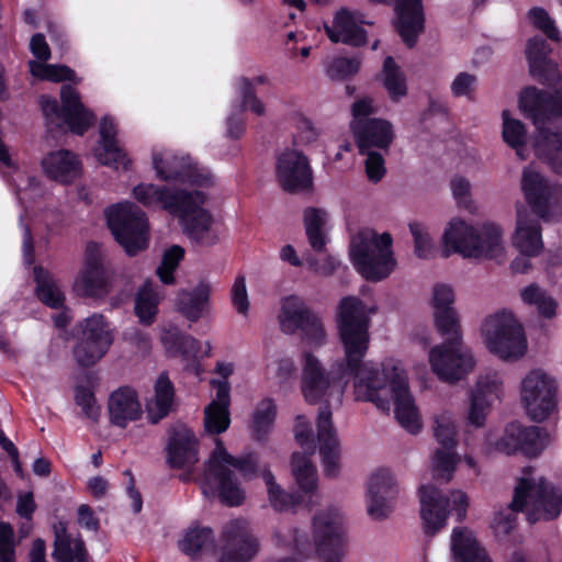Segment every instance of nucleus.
Segmentation results:
<instances>
[{"mask_svg": "<svg viewBox=\"0 0 562 562\" xmlns=\"http://www.w3.org/2000/svg\"><path fill=\"white\" fill-rule=\"evenodd\" d=\"M520 299L526 305L536 306L538 314L543 318L550 319L557 314V301L536 283L524 288L520 291Z\"/></svg>", "mask_w": 562, "mask_h": 562, "instance_id": "obj_48", "label": "nucleus"}, {"mask_svg": "<svg viewBox=\"0 0 562 562\" xmlns=\"http://www.w3.org/2000/svg\"><path fill=\"white\" fill-rule=\"evenodd\" d=\"M435 326L446 340L431 348L429 362L440 381L456 383L474 367L472 355L464 350L458 313L454 308L435 311Z\"/></svg>", "mask_w": 562, "mask_h": 562, "instance_id": "obj_3", "label": "nucleus"}, {"mask_svg": "<svg viewBox=\"0 0 562 562\" xmlns=\"http://www.w3.org/2000/svg\"><path fill=\"white\" fill-rule=\"evenodd\" d=\"M443 257L452 252L464 258L494 259L503 250L502 229L494 223H484L481 229L461 218H452L442 235Z\"/></svg>", "mask_w": 562, "mask_h": 562, "instance_id": "obj_5", "label": "nucleus"}, {"mask_svg": "<svg viewBox=\"0 0 562 562\" xmlns=\"http://www.w3.org/2000/svg\"><path fill=\"white\" fill-rule=\"evenodd\" d=\"M520 111L530 119L538 131L535 150L550 169L562 175V131H551L544 125L562 117V87L553 92L535 86L526 87L519 95Z\"/></svg>", "mask_w": 562, "mask_h": 562, "instance_id": "obj_2", "label": "nucleus"}, {"mask_svg": "<svg viewBox=\"0 0 562 562\" xmlns=\"http://www.w3.org/2000/svg\"><path fill=\"white\" fill-rule=\"evenodd\" d=\"M99 134L100 147L95 149L98 161L114 169L122 167L127 170L131 160L127 158L125 150L117 144V128L112 117L105 115L101 119Z\"/></svg>", "mask_w": 562, "mask_h": 562, "instance_id": "obj_30", "label": "nucleus"}, {"mask_svg": "<svg viewBox=\"0 0 562 562\" xmlns=\"http://www.w3.org/2000/svg\"><path fill=\"white\" fill-rule=\"evenodd\" d=\"M133 198L143 206L149 209L159 206L172 214L180 205L187 204L189 196L186 189L157 186L154 183H138L133 188Z\"/></svg>", "mask_w": 562, "mask_h": 562, "instance_id": "obj_26", "label": "nucleus"}, {"mask_svg": "<svg viewBox=\"0 0 562 562\" xmlns=\"http://www.w3.org/2000/svg\"><path fill=\"white\" fill-rule=\"evenodd\" d=\"M75 402L81 407L85 416L92 422H99L101 408L97 405L94 392L86 385H77L75 389Z\"/></svg>", "mask_w": 562, "mask_h": 562, "instance_id": "obj_53", "label": "nucleus"}, {"mask_svg": "<svg viewBox=\"0 0 562 562\" xmlns=\"http://www.w3.org/2000/svg\"><path fill=\"white\" fill-rule=\"evenodd\" d=\"M509 507L516 513L526 512L530 524L540 519L552 520L562 512V491L544 477L538 483L533 479L520 477Z\"/></svg>", "mask_w": 562, "mask_h": 562, "instance_id": "obj_7", "label": "nucleus"}, {"mask_svg": "<svg viewBox=\"0 0 562 562\" xmlns=\"http://www.w3.org/2000/svg\"><path fill=\"white\" fill-rule=\"evenodd\" d=\"M211 286L200 282L192 290H181L177 295V307L188 321L198 322L207 310Z\"/></svg>", "mask_w": 562, "mask_h": 562, "instance_id": "obj_39", "label": "nucleus"}, {"mask_svg": "<svg viewBox=\"0 0 562 562\" xmlns=\"http://www.w3.org/2000/svg\"><path fill=\"white\" fill-rule=\"evenodd\" d=\"M454 293L451 286L447 284H436L432 289V306L435 311L441 308H453Z\"/></svg>", "mask_w": 562, "mask_h": 562, "instance_id": "obj_61", "label": "nucleus"}, {"mask_svg": "<svg viewBox=\"0 0 562 562\" xmlns=\"http://www.w3.org/2000/svg\"><path fill=\"white\" fill-rule=\"evenodd\" d=\"M451 551L454 562H492L486 550L467 527L452 530Z\"/></svg>", "mask_w": 562, "mask_h": 562, "instance_id": "obj_36", "label": "nucleus"}, {"mask_svg": "<svg viewBox=\"0 0 562 562\" xmlns=\"http://www.w3.org/2000/svg\"><path fill=\"white\" fill-rule=\"evenodd\" d=\"M42 167L49 179L63 184L72 183L81 171L80 160L68 149L49 153L42 160Z\"/></svg>", "mask_w": 562, "mask_h": 562, "instance_id": "obj_34", "label": "nucleus"}, {"mask_svg": "<svg viewBox=\"0 0 562 562\" xmlns=\"http://www.w3.org/2000/svg\"><path fill=\"white\" fill-rule=\"evenodd\" d=\"M111 277L104 265L97 243L90 241L86 248L85 265L76 281V289L83 296L101 297L110 290Z\"/></svg>", "mask_w": 562, "mask_h": 562, "instance_id": "obj_21", "label": "nucleus"}, {"mask_svg": "<svg viewBox=\"0 0 562 562\" xmlns=\"http://www.w3.org/2000/svg\"><path fill=\"white\" fill-rule=\"evenodd\" d=\"M54 544L52 557L56 562H86L88 552L86 549L85 541L78 538L74 541L67 532V525L64 521H59L54 525Z\"/></svg>", "mask_w": 562, "mask_h": 562, "instance_id": "obj_38", "label": "nucleus"}, {"mask_svg": "<svg viewBox=\"0 0 562 562\" xmlns=\"http://www.w3.org/2000/svg\"><path fill=\"white\" fill-rule=\"evenodd\" d=\"M379 4H391L393 0H369ZM394 29L407 48L416 46L425 31L423 0H394Z\"/></svg>", "mask_w": 562, "mask_h": 562, "instance_id": "obj_22", "label": "nucleus"}, {"mask_svg": "<svg viewBox=\"0 0 562 562\" xmlns=\"http://www.w3.org/2000/svg\"><path fill=\"white\" fill-rule=\"evenodd\" d=\"M383 86L392 101L397 102L407 94L405 74L392 56H386L382 67Z\"/></svg>", "mask_w": 562, "mask_h": 562, "instance_id": "obj_47", "label": "nucleus"}, {"mask_svg": "<svg viewBox=\"0 0 562 562\" xmlns=\"http://www.w3.org/2000/svg\"><path fill=\"white\" fill-rule=\"evenodd\" d=\"M161 344L169 356L182 357L186 360L194 358L201 348L198 339L182 331L177 326H169L164 329Z\"/></svg>", "mask_w": 562, "mask_h": 562, "instance_id": "obj_40", "label": "nucleus"}, {"mask_svg": "<svg viewBox=\"0 0 562 562\" xmlns=\"http://www.w3.org/2000/svg\"><path fill=\"white\" fill-rule=\"evenodd\" d=\"M477 82L475 75L467 71L459 72L451 82V93L454 98H465L469 101H474Z\"/></svg>", "mask_w": 562, "mask_h": 562, "instance_id": "obj_55", "label": "nucleus"}, {"mask_svg": "<svg viewBox=\"0 0 562 562\" xmlns=\"http://www.w3.org/2000/svg\"><path fill=\"white\" fill-rule=\"evenodd\" d=\"M239 92L241 104L238 113H232L226 120L227 136L232 139H239L246 131V123L241 115L245 110L249 109L257 115H263L265 113V104L257 98L250 79L246 77L240 79Z\"/></svg>", "mask_w": 562, "mask_h": 562, "instance_id": "obj_35", "label": "nucleus"}, {"mask_svg": "<svg viewBox=\"0 0 562 562\" xmlns=\"http://www.w3.org/2000/svg\"><path fill=\"white\" fill-rule=\"evenodd\" d=\"M159 297L153 288L150 280H146L137 290L135 295V315L139 323L146 326L151 325L158 314Z\"/></svg>", "mask_w": 562, "mask_h": 562, "instance_id": "obj_44", "label": "nucleus"}, {"mask_svg": "<svg viewBox=\"0 0 562 562\" xmlns=\"http://www.w3.org/2000/svg\"><path fill=\"white\" fill-rule=\"evenodd\" d=\"M0 562H15L14 529L7 521H0Z\"/></svg>", "mask_w": 562, "mask_h": 562, "instance_id": "obj_58", "label": "nucleus"}, {"mask_svg": "<svg viewBox=\"0 0 562 562\" xmlns=\"http://www.w3.org/2000/svg\"><path fill=\"white\" fill-rule=\"evenodd\" d=\"M409 231L414 237L415 254L420 259L430 257L434 246L429 234L425 231L422 223L413 222L409 224Z\"/></svg>", "mask_w": 562, "mask_h": 562, "instance_id": "obj_57", "label": "nucleus"}, {"mask_svg": "<svg viewBox=\"0 0 562 562\" xmlns=\"http://www.w3.org/2000/svg\"><path fill=\"white\" fill-rule=\"evenodd\" d=\"M325 223V211L313 206L304 210V226L307 240L312 249L316 252H323L326 249L327 237L324 232Z\"/></svg>", "mask_w": 562, "mask_h": 562, "instance_id": "obj_46", "label": "nucleus"}, {"mask_svg": "<svg viewBox=\"0 0 562 562\" xmlns=\"http://www.w3.org/2000/svg\"><path fill=\"white\" fill-rule=\"evenodd\" d=\"M392 246L393 237L390 233L372 232L370 237L360 233L350 245V259L363 279L379 282L387 278L396 267Z\"/></svg>", "mask_w": 562, "mask_h": 562, "instance_id": "obj_6", "label": "nucleus"}, {"mask_svg": "<svg viewBox=\"0 0 562 562\" xmlns=\"http://www.w3.org/2000/svg\"><path fill=\"white\" fill-rule=\"evenodd\" d=\"M210 385L216 391V397L210 403L215 406L229 408L231 406V384L228 381L211 379Z\"/></svg>", "mask_w": 562, "mask_h": 562, "instance_id": "obj_63", "label": "nucleus"}, {"mask_svg": "<svg viewBox=\"0 0 562 562\" xmlns=\"http://www.w3.org/2000/svg\"><path fill=\"white\" fill-rule=\"evenodd\" d=\"M154 392V407L148 408L147 418L150 424L156 425L170 414L175 401V386L167 372L159 374Z\"/></svg>", "mask_w": 562, "mask_h": 562, "instance_id": "obj_41", "label": "nucleus"}, {"mask_svg": "<svg viewBox=\"0 0 562 562\" xmlns=\"http://www.w3.org/2000/svg\"><path fill=\"white\" fill-rule=\"evenodd\" d=\"M106 224L126 255L136 256L148 247V218L132 202L117 203L105 210Z\"/></svg>", "mask_w": 562, "mask_h": 562, "instance_id": "obj_8", "label": "nucleus"}, {"mask_svg": "<svg viewBox=\"0 0 562 562\" xmlns=\"http://www.w3.org/2000/svg\"><path fill=\"white\" fill-rule=\"evenodd\" d=\"M482 333L490 352L503 360H517L526 352L525 330L510 311L503 310L486 317Z\"/></svg>", "mask_w": 562, "mask_h": 562, "instance_id": "obj_9", "label": "nucleus"}, {"mask_svg": "<svg viewBox=\"0 0 562 562\" xmlns=\"http://www.w3.org/2000/svg\"><path fill=\"white\" fill-rule=\"evenodd\" d=\"M110 423L126 428L131 422L140 419L142 405L137 392L131 386H121L111 393L108 401Z\"/></svg>", "mask_w": 562, "mask_h": 562, "instance_id": "obj_29", "label": "nucleus"}, {"mask_svg": "<svg viewBox=\"0 0 562 562\" xmlns=\"http://www.w3.org/2000/svg\"><path fill=\"white\" fill-rule=\"evenodd\" d=\"M232 303L239 314H247L249 301L244 276H238L232 286Z\"/></svg>", "mask_w": 562, "mask_h": 562, "instance_id": "obj_60", "label": "nucleus"}, {"mask_svg": "<svg viewBox=\"0 0 562 562\" xmlns=\"http://www.w3.org/2000/svg\"><path fill=\"white\" fill-rule=\"evenodd\" d=\"M361 66L357 57H335L326 67V75L331 80L342 81L356 75Z\"/></svg>", "mask_w": 562, "mask_h": 562, "instance_id": "obj_51", "label": "nucleus"}, {"mask_svg": "<svg viewBox=\"0 0 562 562\" xmlns=\"http://www.w3.org/2000/svg\"><path fill=\"white\" fill-rule=\"evenodd\" d=\"M324 30L333 43L360 47L367 43V31L357 24L348 9H340L334 16L333 25L324 23Z\"/></svg>", "mask_w": 562, "mask_h": 562, "instance_id": "obj_32", "label": "nucleus"}, {"mask_svg": "<svg viewBox=\"0 0 562 562\" xmlns=\"http://www.w3.org/2000/svg\"><path fill=\"white\" fill-rule=\"evenodd\" d=\"M277 417V406L272 398H265L258 403L252 414L251 437L263 442L271 431Z\"/></svg>", "mask_w": 562, "mask_h": 562, "instance_id": "obj_45", "label": "nucleus"}, {"mask_svg": "<svg viewBox=\"0 0 562 562\" xmlns=\"http://www.w3.org/2000/svg\"><path fill=\"white\" fill-rule=\"evenodd\" d=\"M43 115L49 123L61 122L75 135L83 136L95 123V114L81 101L77 89L70 85L60 88V102L50 95L40 99Z\"/></svg>", "mask_w": 562, "mask_h": 562, "instance_id": "obj_10", "label": "nucleus"}, {"mask_svg": "<svg viewBox=\"0 0 562 562\" xmlns=\"http://www.w3.org/2000/svg\"><path fill=\"white\" fill-rule=\"evenodd\" d=\"M276 177L281 189L289 193L307 191L313 187V171L307 157L297 150L286 149L276 162Z\"/></svg>", "mask_w": 562, "mask_h": 562, "instance_id": "obj_18", "label": "nucleus"}, {"mask_svg": "<svg viewBox=\"0 0 562 562\" xmlns=\"http://www.w3.org/2000/svg\"><path fill=\"white\" fill-rule=\"evenodd\" d=\"M397 493L394 477L390 470L379 469L369 481L367 488L368 514L374 520H383L392 513L391 501Z\"/></svg>", "mask_w": 562, "mask_h": 562, "instance_id": "obj_23", "label": "nucleus"}, {"mask_svg": "<svg viewBox=\"0 0 562 562\" xmlns=\"http://www.w3.org/2000/svg\"><path fill=\"white\" fill-rule=\"evenodd\" d=\"M231 425L229 408L209 404L204 408V428L210 435L225 432Z\"/></svg>", "mask_w": 562, "mask_h": 562, "instance_id": "obj_50", "label": "nucleus"}, {"mask_svg": "<svg viewBox=\"0 0 562 562\" xmlns=\"http://www.w3.org/2000/svg\"><path fill=\"white\" fill-rule=\"evenodd\" d=\"M223 549L218 562H249L258 553L259 542L247 521L234 519L222 531Z\"/></svg>", "mask_w": 562, "mask_h": 562, "instance_id": "obj_19", "label": "nucleus"}, {"mask_svg": "<svg viewBox=\"0 0 562 562\" xmlns=\"http://www.w3.org/2000/svg\"><path fill=\"white\" fill-rule=\"evenodd\" d=\"M313 537L323 562H341L346 537L336 515L329 512L316 514L313 518Z\"/></svg>", "mask_w": 562, "mask_h": 562, "instance_id": "obj_17", "label": "nucleus"}, {"mask_svg": "<svg viewBox=\"0 0 562 562\" xmlns=\"http://www.w3.org/2000/svg\"><path fill=\"white\" fill-rule=\"evenodd\" d=\"M376 307L369 311L357 296H345L337 307V330L345 358L333 363L329 372L310 351H303L301 389L310 404L326 402L317 416V440L319 454L327 477H336L340 470L339 442L331 422V409L327 397L341 400L348 378H355V395L358 401L371 402L380 411L390 412L394 405V415L398 424L412 435L422 429L414 398L409 391L407 376L395 364L382 363L379 371L371 363H364L370 345V316Z\"/></svg>", "mask_w": 562, "mask_h": 562, "instance_id": "obj_1", "label": "nucleus"}, {"mask_svg": "<svg viewBox=\"0 0 562 562\" xmlns=\"http://www.w3.org/2000/svg\"><path fill=\"white\" fill-rule=\"evenodd\" d=\"M499 383L496 376H481L471 393L469 420L475 427L485 422V409L491 405L493 396L497 395Z\"/></svg>", "mask_w": 562, "mask_h": 562, "instance_id": "obj_37", "label": "nucleus"}, {"mask_svg": "<svg viewBox=\"0 0 562 562\" xmlns=\"http://www.w3.org/2000/svg\"><path fill=\"white\" fill-rule=\"evenodd\" d=\"M78 524L90 531H98L100 528L99 518L94 515L93 509L87 504H82L78 507Z\"/></svg>", "mask_w": 562, "mask_h": 562, "instance_id": "obj_64", "label": "nucleus"}, {"mask_svg": "<svg viewBox=\"0 0 562 562\" xmlns=\"http://www.w3.org/2000/svg\"><path fill=\"white\" fill-rule=\"evenodd\" d=\"M188 203L180 205L171 215L178 217L183 233L192 244L212 247L217 244L218 235L213 228V216L203 207L206 196L199 190L188 191Z\"/></svg>", "mask_w": 562, "mask_h": 562, "instance_id": "obj_12", "label": "nucleus"}, {"mask_svg": "<svg viewBox=\"0 0 562 562\" xmlns=\"http://www.w3.org/2000/svg\"><path fill=\"white\" fill-rule=\"evenodd\" d=\"M153 167L161 181L191 182L199 186H204L209 181V177L201 175L189 157H164L155 154Z\"/></svg>", "mask_w": 562, "mask_h": 562, "instance_id": "obj_27", "label": "nucleus"}, {"mask_svg": "<svg viewBox=\"0 0 562 562\" xmlns=\"http://www.w3.org/2000/svg\"><path fill=\"white\" fill-rule=\"evenodd\" d=\"M81 327V337L74 348V356L78 366L90 368L106 353L113 338L103 315L93 314L83 321Z\"/></svg>", "mask_w": 562, "mask_h": 562, "instance_id": "obj_15", "label": "nucleus"}, {"mask_svg": "<svg viewBox=\"0 0 562 562\" xmlns=\"http://www.w3.org/2000/svg\"><path fill=\"white\" fill-rule=\"evenodd\" d=\"M528 18L532 25L542 31L548 38L553 42L560 41V32L557 29L554 21L550 18L548 12L540 7H533L528 12Z\"/></svg>", "mask_w": 562, "mask_h": 562, "instance_id": "obj_56", "label": "nucleus"}, {"mask_svg": "<svg viewBox=\"0 0 562 562\" xmlns=\"http://www.w3.org/2000/svg\"><path fill=\"white\" fill-rule=\"evenodd\" d=\"M33 278L36 283L35 294L37 299L50 308H60L64 305L65 296L57 288L50 274L41 266L33 269Z\"/></svg>", "mask_w": 562, "mask_h": 562, "instance_id": "obj_43", "label": "nucleus"}, {"mask_svg": "<svg viewBox=\"0 0 562 562\" xmlns=\"http://www.w3.org/2000/svg\"><path fill=\"white\" fill-rule=\"evenodd\" d=\"M552 48L540 35L528 40L526 57L529 64L530 75L540 83L547 85L559 77L558 64L550 58Z\"/></svg>", "mask_w": 562, "mask_h": 562, "instance_id": "obj_28", "label": "nucleus"}, {"mask_svg": "<svg viewBox=\"0 0 562 562\" xmlns=\"http://www.w3.org/2000/svg\"><path fill=\"white\" fill-rule=\"evenodd\" d=\"M435 424L436 426L434 435L441 448L446 450L456 449L458 439L457 429L453 423L445 415H441L436 417Z\"/></svg>", "mask_w": 562, "mask_h": 562, "instance_id": "obj_54", "label": "nucleus"}, {"mask_svg": "<svg viewBox=\"0 0 562 562\" xmlns=\"http://www.w3.org/2000/svg\"><path fill=\"white\" fill-rule=\"evenodd\" d=\"M280 325L284 333L301 331L303 338L314 346H322L326 331L319 315L299 295L291 294L281 301Z\"/></svg>", "mask_w": 562, "mask_h": 562, "instance_id": "obj_13", "label": "nucleus"}, {"mask_svg": "<svg viewBox=\"0 0 562 562\" xmlns=\"http://www.w3.org/2000/svg\"><path fill=\"white\" fill-rule=\"evenodd\" d=\"M521 190L526 202L532 212L541 218L549 215L550 200L553 194V187L539 172L525 169L521 178Z\"/></svg>", "mask_w": 562, "mask_h": 562, "instance_id": "obj_31", "label": "nucleus"}, {"mask_svg": "<svg viewBox=\"0 0 562 562\" xmlns=\"http://www.w3.org/2000/svg\"><path fill=\"white\" fill-rule=\"evenodd\" d=\"M557 382L541 370L530 371L521 383V402L533 422L546 420L557 408Z\"/></svg>", "mask_w": 562, "mask_h": 562, "instance_id": "obj_14", "label": "nucleus"}, {"mask_svg": "<svg viewBox=\"0 0 562 562\" xmlns=\"http://www.w3.org/2000/svg\"><path fill=\"white\" fill-rule=\"evenodd\" d=\"M359 153L364 155L371 148L387 149L393 142L392 124L384 119L373 117L350 124Z\"/></svg>", "mask_w": 562, "mask_h": 562, "instance_id": "obj_25", "label": "nucleus"}, {"mask_svg": "<svg viewBox=\"0 0 562 562\" xmlns=\"http://www.w3.org/2000/svg\"><path fill=\"white\" fill-rule=\"evenodd\" d=\"M503 116V131L502 136L504 142L513 149L516 150V154L525 159L521 151L525 149L527 144V130L525 124L517 119H512L509 116V111L504 110L502 112Z\"/></svg>", "mask_w": 562, "mask_h": 562, "instance_id": "obj_49", "label": "nucleus"}, {"mask_svg": "<svg viewBox=\"0 0 562 562\" xmlns=\"http://www.w3.org/2000/svg\"><path fill=\"white\" fill-rule=\"evenodd\" d=\"M303 502V496L299 492L288 493L281 488V494L278 495L276 502H270L271 506L277 512H286L295 508Z\"/></svg>", "mask_w": 562, "mask_h": 562, "instance_id": "obj_62", "label": "nucleus"}, {"mask_svg": "<svg viewBox=\"0 0 562 562\" xmlns=\"http://www.w3.org/2000/svg\"><path fill=\"white\" fill-rule=\"evenodd\" d=\"M214 547V532L210 527H191L179 541V549L192 560Z\"/></svg>", "mask_w": 562, "mask_h": 562, "instance_id": "obj_42", "label": "nucleus"}, {"mask_svg": "<svg viewBox=\"0 0 562 562\" xmlns=\"http://www.w3.org/2000/svg\"><path fill=\"white\" fill-rule=\"evenodd\" d=\"M166 452L171 469L193 467L199 461V440L187 426H175L169 431Z\"/></svg>", "mask_w": 562, "mask_h": 562, "instance_id": "obj_24", "label": "nucleus"}, {"mask_svg": "<svg viewBox=\"0 0 562 562\" xmlns=\"http://www.w3.org/2000/svg\"><path fill=\"white\" fill-rule=\"evenodd\" d=\"M458 461L459 457L456 449H437L432 457V468L436 472L435 476L445 477L449 481L452 477Z\"/></svg>", "mask_w": 562, "mask_h": 562, "instance_id": "obj_52", "label": "nucleus"}, {"mask_svg": "<svg viewBox=\"0 0 562 562\" xmlns=\"http://www.w3.org/2000/svg\"><path fill=\"white\" fill-rule=\"evenodd\" d=\"M364 155H367L366 173L368 179L373 183L381 181L386 172L385 160L382 154L368 150Z\"/></svg>", "mask_w": 562, "mask_h": 562, "instance_id": "obj_59", "label": "nucleus"}, {"mask_svg": "<svg viewBox=\"0 0 562 562\" xmlns=\"http://www.w3.org/2000/svg\"><path fill=\"white\" fill-rule=\"evenodd\" d=\"M547 439L548 432L544 428L522 426L518 422H512L497 441V449L506 454L519 451L529 458H535L544 449Z\"/></svg>", "mask_w": 562, "mask_h": 562, "instance_id": "obj_20", "label": "nucleus"}, {"mask_svg": "<svg viewBox=\"0 0 562 562\" xmlns=\"http://www.w3.org/2000/svg\"><path fill=\"white\" fill-rule=\"evenodd\" d=\"M418 496L420 517L427 536L436 535L446 526L450 507L456 513L459 522L465 518L469 499L463 492H452L450 498L435 485L427 484L419 486Z\"/></svg>", "mask_w": 562, "mask_h": 562, "instance_id": "obj_11", "label": "nucleus"}, {"mask_svg": "<svg viewBox=\"0 0 562 562\" xmlns=\"http://www.w3.org/2000/svg\"><path fill=\"white\" fill-rule=\"evenodd\" d=\"M227 465L236 469L245 479L255 477L259 473L258 456L249 452L243 457H234L226 450L223 441L216 439V447L206 462L203 492L206 494L210 488L223 504L239 506L245 499V492Z\"/></svg>", "mask_w": 562, "mask_h": 562, "instance_id": "obj_4", "label": "nucleus"}, {"mask_svg": "<svg viewBox=\"0 0 562 562\" xmlns=\"http://www.w3.org/2000/svg\"><path fill=\"white\" fill-rule=\"evenodd\" d=\"M539 218L532 217L526 210L517 211L513 245L522 255L537 256L543 247Z\"/></svg>", "mask_w": 562, "mask_h": 562, "instance_id": "obj_33", "label": "nucleus"}, {"mask_svg": "<svg viewBox=\"0 0 562 562\" xmlns=\"http://www.w3.org/2000/svg\"><path fill=\"white\" fill-rule=\"evenodd\" d=\"M296 442L305 449V453L294 452L291 457L292 474L300 487L306 494L317 488V473L311 457L315 452L314 434L305 416L297 415L294 426Z\"/></svg>", "mask_w": 562, "mask_h": 562, "instance_id": "obj_16", "label": "nucleus"}]
</instances>
